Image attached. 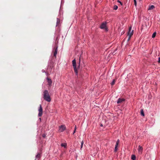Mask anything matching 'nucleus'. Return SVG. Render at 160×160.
<instances>
[{
    "instance_id": "6",
    "label": "nucleus",
    "mask_w": 160,
    "mask_h": 160,
    "mask_svg": "<svg viewBox=\"0 0 160 160\" xmlns=\"http://www.w3.org/2000/svg\"><path fill=\"white\" fill-rule=\"evenodd\" d=\"M53 62L52 60H50L49 61L48 64V67L52 69L53 67Z\"/></svg>"
},
{
    "instance_id": "27",
    "label": "nucleus",
    "mask_w": 160,
    "mask_h": 160,
    "mask_svg": "<svg viewBox=\"0 0 160 160\" xmlns=\"http://www.w3.org/2000/svg\"><path fill=\"white\" fill-rule=\"evenodd\" d=\"M42 72H44V73H45V72H46L45 71V70H44V69H42Z\"/></svg>"
},
{
    "instance_id": "5",
    "label": "nucleus",
    "mask_w": 160,
    "mask_h": 160,
    "mask_svg": "<svg viewBox=\"0 0 160 160\" xmlns=\"http://www.w3.org/2000/svg\"><path fill=\"white\" fill-rule=\"evenodd\" d=\"M58 46L56 44L55 47L54 48V50L53 52V56L55 57H56V55L58 52Z\"/></svg>"
},
{
    "instance_id": "31",
    "label": "nucleus",
    "mask_w": 160,
    "mask_h": 160,
    "mask_svg": "<svg viewBox=\"0 0 160 160\" xmlns=\"http://www.w3.org/2000/svg\"><path fill=\"white\" fill-rule=\"evenodd\" d=\"M76 126H75L74 130H76Z\"/></svg>"
},
{
    "instance_id": "25",
    "label": "nucleus",
    "mask_w": 160,
    "mask_h": 160,
    "mask_svg": "<svg viewBox=\"0 0 160 160\" xmlns=\"http://www.w3.org/2000/svg\"><path fill=\"white\" fill-rule=\"evenodd\" d=\"M42 137H43L44 138H45L46 137V135L45 134H42Z\"/></svg>"
},
{
    "instance_id": "11",
    "label": "nucleus",
    "mask_w": 160,
    "mask_h": 160,
    "mask_svg": "<svg viewBox=\"0 0 160 160\" xmlns=\"http://www.w3.org/2000/svg\"><path fill=\"white\" fill-rule=\"evenodd\" d=\"M125 100V99L124 98H119L118 101H117V103H121L123 102Z\"/></svg>"
},
{
    "instance_id": "18",
    "label": "nucleus",
    "mask_w": 160,
    "mask_h": 160,
    "mask_svg": "<svg viewBox=\"0 0 160 160\" xmlns=\"http://www.w3.org/2000/svg\"><path fill=\"white\" fill-rule=\"evenodd\" d=\"M131 159L133 160H135L136 156L134 155H132L131 156Z\"/></svg>"
},
{
    "instance_id": "19",
    "label": "nucleus",
    "mask_w": 160,
    "mask_h": 160,
    "mask_svg": "<svg viewBox=\"0 0 160 160\" xmlns=\"http://www.w3.org/2000/svg\"><path fill=\"white\" fill-rule=\"evenodd\" d=\"M115 79H113L112 81V82L111 83V85L112 86H113V85H114V84H115Z\"/></svg>"
},
{
    "instance_id": "1",
    "label": "nucleus",
    "mask_w": 160,
    "mask_h": 160,
    "mask_svg": "<svg viewBox=\"0 0 160 160\" xmlns=\"http://www.w3.org/2000/svg\"><path fill=\"white\" fill-rule=\"evenodd\" d=\"M43 93L44 99L48 102H50L51 99L48 91L47 90H45Z\"/></svg>"
},
{
    "instance_id": "32",
    "label": "nucleus",
    "mask_w": 160,
    "mask_h": 160,
    "mask_svg": "<svg viewBox=\"0 0 160 160\" xmlns=\"http://www.w3.org/2000/svg\"><path fill=\"white\" fill-rule=\"evenodd\" d=\"M41 118H39V120H41Z\"/></svg>"
},
{
    "instance_id": "33",
    "label": "nucleus",
    "mask_w": 160,
    "mask_h": 160,
    "mask_svg": "<svg viewBox=\"0 0 160 160\" xmlns=\"http://www.w3.org/2000/svg\"><path fill=\"white\" fill-rule=\"evenodd\" d=\"M101 126H102V124L101 125Z\"/></svg>"
},
{
    "instance_id": "7",
    "label": "nucleus",
    "mask_w": 160,
    "mask_h": 160,
    "mask_svg": "<svg viewBox=\"0 0 160 160\" xmlns=\"http://www.w3.org/2000/svg\"><path fill=\"white\" fill-rule=\"evenodd\" d=\"M132 27H130L129 28V31L128 32V35L131 37L133 34V31L132 30L131 31Z\"/></svg>"
},
{
    "instance_id": "16",
    "label": "nucleus",
    "mask_w": 160,
    "mask_h": 160,
    "mask_svg": "<svg viewBox=\"0 0 160 160\" xmlns=\"http://www.w3.org/2000/svg\"><path fill=\"white\" fill-rule=\"evenodd\" d=\"M61 146L64 147V148H66L67 147V144L65 143H62L61 144Z\"/></svg>"
},
{
    "instance_id": "20",
    "label": "nucleus",
    "mask_w": 160,
    "mask_h": 160,
    "mask_svg": "<svg viewBox=\"0 0 160 160\" xmlns=\"http://www.w3.org/2000/svg\"><path fill=\"white\" fill-rule=\"evenodd\" d=\"M118 8V6L117 5H115L114 6L113 8V9L114 10H116Z\"/></svg>"
},
{
    "instance_id": "30",
    "label": "nucleus",
    "mask_w": 160,
    "mask_h": 160,
    "mask_svg": "<svg viewBox=\"0 0 160 160\" xmlns=\"http://www.w3.org/2000/svg\"><path fill=\"white\" fill-rule=\"evenodd\" d=\"M75 132H76V130H74V132H73V134H74V133H75Z\"/></svg>"
},
{
    "instance_id": "29",
    "label": "nucleus",
    "mask_w": 160,
    "mask_h": 160,
    "mask_svg": "<svg viewBox=\"0 0 160 160\" xmlns=\"http://www.w3.org/2000/svg\"><path fill=\"white\" fill-rule=\"evenodd\" d=\"M158 62L159 63H160V57L158 58Z\"/></svg>"
},
{
    "instance_id": "28",
    "label": "nucleus",
    "mask_w": 160,
    "mask_h": 160,
    "mask_svg": "<svg viewBox=\"0 0 160 160\" xmlns=\"http://www.w3.org/2000/svg\"><path fill=\"white\" fill-rule=\"evenodd\" d=\"M45 73L46 75L47 76H48L49 74H48V73L47 72H45Z\"/></svg>"
},
{
    "instance_id": "34",
    "label": "nucleus",
    "mask_w": 160,
    "mask_h": 160,
    "mask_svg": "<svg viewBox=\"0 0 160 160\" xmlns=\"http://www.w3.org/2000/svg\"><path fill=\"white\" fill-rule=\"evenodd\" d=\"M36 159L37 158H36L35 159V160H36Z\"/></svg>"
},
{
    "instance_id": "13",
    "label": "nucleus",
    "mask_w": 160,
    "mask_h": 160,
    "mask_svg": "<svg viewBox=\"0 0 160 160\" xmlns=\"http://www.w3.org/2000/svg\"><path fill=\"white\" fill-rule=\"evenodd\" d=\"M41 155L39 153H38L35 156V158L38 159V160H39L41 158Z\"/></svg>"
},
{
    "instance_id": "22",
    "label": "nucleus",
    "mask_w": 160,
    "mask_h": 160,
    "mask_svg": "<svg viewBox=\"0 0 160 160\" xmlns=\"http://www.w3.org/2000/svg\"><path fill=\"white\" fill-rule=\"evenodd\" d=\"M83 144V141H82V142H81V149L82 148Z\"/></svg>"
},
{
    "instance_id": "9",
    "label": "nucleus",
    "mask_w": 160,
    "mask_h": 160,
    "mask_svg": "<svg viewBox=\"0 0 160 160\" xmlns=\"http://www.w3.org/2000/svg\"><path fill=\"white\" fill-rule=\"evenodd\" d=\"M47 80L48 85H49V86L51 87L52 83V80L51 79L49 78L48 77L47 78Z\"/></svg>"
},
{
    "instance_id": "2",
    "label": "nucleus",
    "mask_w": 160,
    "mask_h": 160,
    "mask_svg": "<svg viewBox=\"0 0 160 160\" xmlns=\"http://www.w3.org/2000/svg\"><path fill=\"white\" fill-rule=\"evenodd\" d=\"M72 64L73 65V66L74 68V72L75 73V74L76 75H78V71L77 70L78 68H79L80 66V59H79V63L78 66V67L77 68L76 65V61L75 59L73 60L72 61Z\"/></svg>"
},
{
    "instance_id": "12",
    "label": "nucleus",
    "mask_w": 160,
    "mask_h": 160,
    "mask_svg": "<svg viewBox=\"0 0 160 160\" xmlns=\"http://www.w3.org/2000/svg\"><path fill=\"white\" fill-rule=\"evenodd\" d=\"M106 23H103L100 26V28L101 29H104L106 28Z\"/></svg>"
},
{
    "instance_id": "8",
    "label": "nucleus",
    "mask_w": 160,
    "mask_h": 160,
    "mask_svg": "<svg viewBox=\"0 0 160 160\" xmlns=\"http://www.w3.org/2000/svg\"><path fill=\"white\" fill-rule=\"evenodd\" d=\"M119 142V140L118 139L116 142V144L115 146V149L114 150V152H116L118 150V147Z\"/></svg>"
},
{
    "instance_id": "3",
    "label": "nucleus",
    "mask_w": 160,
    "mask_h": 160,
    "mask_svg": "<svg viewBox=\"0 0 160 160\" xmlns=\"http://www.w3.org/2000/svg\"><path fill=\"white\" fill-rule=\"evenodd\" d=\"M66 127L65 125H61L59 127V131L60 132H62L66 129Z\"/></svg>"
},
{
    "instance_id": "21",
    "label": "nucleus",
    "mask_w": 160,
    "mask_h": 160,
    "mask_svg": "<svg viewBox=\"0 0 160 160\" xmlns=\"http://www.w3.org/2000/svg\"><path fill=\"white\" fill-rule=\"evenodd\" d=\"M156 35V32H154L152 35V38H154L155 37Z\"/></svg>"
},
{
    "instance_id": "23",
    "label": "nucleus",
    "mask_w": 160,
    "mask_h": 160,
    "mask_svg": "<svg viewBox=\"0 0 160 160\" xmlns=\"http://www.w3.org/2000/svg\"><path fill=\"white\" fill-rule=\"evenodd\" d=\"M134 2V4L135 6H137V1L136 0H133Z\"/></svg>"
},
{
    "instance_id": "24",
    "label": "nucleus",
    "mask_w": 160,
    "mask_h": 160,
    "mask_svg": "<svg viewBox=\"0 0 160 160\" xmlns=\"http://www.w3.org/2000/svg\"><path fill=\"white\" fill-rule=\"evenodd\" d=\"M117 2H119V3H120V4H121V5H122V2H121L119 0H117Z\"/></svg>"
},
{
    "instance_id": "15",
    "label": "nucleus",
    "mask_w": 160,
    "mask_h": 160,
    "mask_svg": "<svg viewBox=\"0 0 160 160\" xmlns=\"http://www.w3.org/2000/svg\"><path fill=\"white\" fill-rule=\"evenodd\" d=\"M60 19L58 18H57V22H56V26H59V24L60 23Z\"/></svg>"
},
{
    "instance_id": "10",
    "label": "nucleus",
    "mask_w": 160,
    "mask_h": 160,
    "mask_svg": "<svg viewBox=\"0 0 160 160\" xmlns=\"http://www.w3.org/2000/svg\"><path fill=\"white\" fill-rule=\"evenodd\" d=\"M143 150V148L140 145L138 146V151L139 154H141Z\"/></svg>"
},
{
    "instance_id": "14",
    "label": "nucleus",
    "mask_w": 160,
    "mask_h": 160,
    "mask_svg": "<svg viewBox=\"0 0 160 160\" xmlns=\"http://www.w3.org/2000/svg\"><path fill=\"white\" fill-rule=\"evenodd\" d=\"M155 8V6L153 5H152L151 6H149L148 10H152L153 9Z\"/></svg>"
},
{
    "instance_id": "26",
    "label": "nucleus",
    "mask_w": 160,
    "mask_h": 160,
    "mask_svg": "<svg viewBox=\"0 0 160 160\" xmlns=\"http://www.w3.org/2000/svg\"><path fill=\"white\" fill-rule=\"evenodd\" d=\"M131 37H130V36H129V37H128V41H129V40H130V38H131Z\"/></svg>"
},
{
    "instance_id": "17",
    "label": "nucleus",
    "mask_w": 160,
    "mask_h": 160,
    "mask_svg": "<svg viewBox=\"0 0 160 160\" xmlns=\"http://www.w3.org/2000/svg\"><path fill=\"white\" fill-rule=\"evenodd\" d=\"M141 114L142 116H144V113L143 111V110L142 109H141Z\"/></svg>"
},
{
    "instance_id": "4",
    "label": "nucleus",
    "mask_w": 160,
    "mask_h": 160,
    "mask_svg": "<svg viewBox=\"0 0 160 160\" xmlns=\"http://www.w3.org/2000/svg\"><path fill=\"white\" fill-rule=\"evenodd\" d=\"M38 116L39 117H41L42 114V108L41 104L39 105V107L38 108Z\"/></svg>"
}]
</instances>
